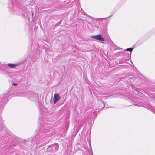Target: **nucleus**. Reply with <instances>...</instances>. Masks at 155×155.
Masks as SVG:
<instances>
[{"mask_svg": "<svg viewBox=\"0 0 155 155\" xmlns=\"http://www.w3.org/2000/svg\"><path fill=\"white\" fill-rule=\"evenodd\" d=\"M91 38L93 39H94L97 40H100L101 41H104V39L100 35H97L92 36Z\"/></svg>", "mask_w": 155, "mask_h": 155, "instance_id": "f257e3e1", "label": "nucleus"}, {"mask_svg": "<svg viewBox=\"0 0 155 155\" xmlns=\"http://www.w3.org/2000/svg\"><path fill=\"white\" fill-rule=\"evenodd\" d=\"M60 99V97L59 94H55L53 98L54 104H55Z\"/></svg>", "mask_w": 155, "mask_h": 155, "instance_id": "f03ea898", "label": "nucleus"}, {"mask_svg": "<svg viewBox=\"0 0 155 155\" xmlns=\"http://www.w3.org/2000/svg\"><path fill=\"white\" fill-rule=\"evenodd\" d=\"M7 65L9 67L12 68H14L15 67V65L12 64L8 63Z\"/></svg>", "mask_w": 155, "mask_h": 155, "instance_id": "7ed1b4c3", "label": "nucleus"}, {"mask_svg": "<svg viewBox=\"0 0 155 155\" xmlns=\"http://www.w3.org/2000/svg\"><path fill=\"white\" fill-rule=\"evenodd\" d=\"M132 50L133 49L132 48H130L126 49V51H129L131 52L132 51Z\"/></svg>", "mask_w": 155, "mask_h": 155, "instance_id": "20e7f679", "label": "nucleus"}, {"mask_svg": "<svg viewBox=\"0 0 155 155\" xmlns=\"http://www.w3.org/2000/svg\"><path fill=\"white\" fill-rule=\"evenodd\" d=\"M13 85H17V84H16V83H14L13 84Z\"/></svg>", "mask_w": 155, "mask_h": 155, "instance_id": "39448f33", "label": "nucleus"}, {"mask_svg": "<svg viewBox=\"0 0 155 155\" xmlns=\"http://www.w3.org/2000/svg\"><path fill=\"white\" fill-rule=\"evenodd\" d=\"M33 12H32V15H33Z\"/></svg>", "mask_w": 155, "mask_h": 155, "instance_id": "423d86ee", "label": "nucleus"}]
</instances>
